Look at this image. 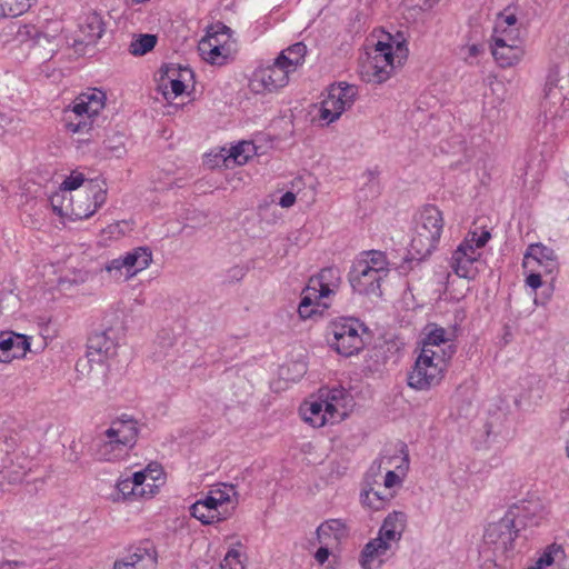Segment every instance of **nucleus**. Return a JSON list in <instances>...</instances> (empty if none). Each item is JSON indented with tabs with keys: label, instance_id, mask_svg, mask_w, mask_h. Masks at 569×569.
<instances>
[{
	"label": "nucleus",
	"instance_id": "f257e3e1",
	"mask_svg": "<svg viewBox=\"0 0 569 569\" xmlns=\"http://www.w3.org/2000/svg\"><path fill=\"white\" fill-rule=\"evenodd\" d=\"M408 57L405 41H378L372 53H367L359 62V74L365 82L380 84L387 81L396 66Z\"/></svg>",
	"mask_w": 569,
	"mask_h": 569
},
{
	"label": "nucleus",
	"instance_id": "f03ea898",
	"mask_svg": "<svg viewBox=\"0 0 569 569\" xmlns=\"http://www.w3.org/2000/svg\"><path fill=\"white\" fill-rule=\"evenodd\" d=\"M138 438L137 421L129 419L113 420L104 431V439L96 450L99 461L113 462L123 459L133 448Z\"/></svg>",
	"mask_w": 569,
	"mask_h": 569
},
{
	"label": "nucleus",
	"instance_id": "7ed1b4c3",
	"mask_svg": "<svg viewBox=\"0 0 569 569\" xmlns=\"http://www.w3.org/2000/svg\"><path fill=\"white\" fill-rule=\"evenodd\" d=\"M443 229V217L435 206H426L417 221L410 242V251L418 259L428 257L438 246Z\"/></svg>",
	"mask_w": 569,
	"mask_h": 569
},
{
	"label": "nucleus",
	"instance_id": "20e7f679",
	"mask_svg": "<svg viewBox=\"0 0 569 569\" xmlns=\"http://www.w3.org/2000/svg\"><path fill=\"white\" fill-rule=\"evenodd\" d=\"M106 93L91 89L79 94L72 106L64 110L66 128L72 133H88L92 130L93 118L103 109Z\"/></svg>",
	"mask_w": 569,
	"mask_h": 569
},
{
	"label": "nucleus",
	"instance_id": "39448f33",
	"mask_svg": "<svg viewBox=\"0 0 569 569\" xmlns=\"http://www.w3.org/2000/svg\"><path fill=\"white\" fill-rule=\"evenodd\" d=\"M517 537L518 530L515 529L513 519L506 516L487 527L483 535V552L496 563L505 561L513 556Z\"/></svg>",
	"mask_w": 569,
	"mask_h": 569
},
{
	"label": "nucleus",
	"instance_id": "423d86ee",
	"mask_svg": "<svg viewBox=\"0 0 569 569\" xmlns=\"http://www.w3.org/2000/svg\"><path fill=\"white\" fill-rule=\"evenodd\" d=\"M362 325L352 318H340L328 327L327 339L330 347L339 355L350 357L363 348L360 331Z\"/></svg>",
	"mask_w": 569,
	"mask_h": 569
},
{
	"label": "nucleus",
	"instance_id": "0eeeda50",
	"mask_svg": "<svg viewBox=\"0 0 569 569\" xmlns=\"http://www.w3.org/2000/svg\"><path fill=\"white\" fill-rule=\"evenodd\" d=\"M448 366L441 360L433 358L430 353H420L417 356L415 365L408 372V386L415 390H428L438 386L445 377Z\"/></svg>",
	"mask_w": 569,
	"mask_h": 569
},
{
	"label": "nucleus",
	"instance_id": "6e6552de",
	"mask_svg": "<svg viewBox=\"0 0 569 569\" xmlns=\"http://www.w3.org/2000/svg\"><path fill=\"white\" fill-rule=\"evenodd\" d=\"M152 261V253L147 247H138L132 251L109 261L104 270L114 280H129L138 272L147 269Z\"/></svg>",
	"mask_w": 569,
	"mask_h": 569
},
{
	"label": "nucleus",
	"instance_id": "1a4fd4ad",
	"mask_svg": "<svg viewBox=\"0 0 569 569\" xmlns=\"http://www.w3.org/2000/svg\"><path fill=\"white\" fill-rule=\"evenodd\" d=\"M357 94L358 89L356 86L348 83L331 86L328 96L321 102L320 118L328 123L335 121L346 109L351 108Z\"/></svg>",
	"mask_w": 569,
	"mask_h": 569
},
{
	"label": "nucleus",
	"instance_id": "9d476101",
	"mask_svg": "<svg viewBox=\"0 0 569 569\" xmlns=\"http://www.w3.org/2000/svg\"><path fill=\"white\" fill-rule=\"evenodd\" d=\"M193 80V72L188 67L169 64L161 69L159 89L167 101L182 94Z\"/></svg>",
	"mask_w": 569,
	"mask_h": 569
},
{
	"label": "nucleus",
	"instance_id": "9b49d317",
	"mask_svg": "<svg viewBox=\"0 0 569 569\" xmlns=\"http://www.w3.org/2000/svg\"><path fill=\"white\" fill-rule=\"evenodd\" d=\"M289 71L277 60L270 66L254 71L250 88L256 93L272 92L283 88L289 82Z\"/></svg>",
	"mask_w": 569,
	"mask_h": 569
},
{
	"label": "nucleus",
	"instance_id": "f8f14e48",
	"mask_svg": "<svg viewBox=\"0 0 569 569\" xmlns=\"http://www.w3.org/2000/svg\"><path fill=\"white\" fill-rule=\"evenodd\" d=\"M88 191L80 192L76 197L69 196V212L76 219H86L92 216L99 207H101L107 199V193L103 189L89 182Z\"/></svg>",
	"mask_w": 569,
	"mask_h": 569
},
{
	"label": "nucleus",
	"instance_id": "ddd939ff",
	"mask_svg": "<svg viewBox=\"0 0 569 569\" xmlns=\"http://www.w3.org/2000/svg\"><path fill=\"white\" fill-rule=\"evenodd\" d=\"M158 492V485L147 483L143 486V475L133 473L131 478L119 479L116 485V493L112 496L114 502L133 501L137 499H150Z\"/></svg>",
	"mask_w": 569,
	"mask_h": 569
},
{
	"label": "nucleus",
	"instance_id": "4468645a",
	"mask_svg": "<svg viewBox=\"0 0 569 569\" xmlns=\"http://www.w3.org/2000/svg\"><path fill=\"white\" fill-rule=\"evenodd\" d=\"M455 352V345L448 337L446 329L441 327H432L421 341L420 353H428L429 356L432 353L433 358L437 357L445 366L449 365Z\"/></svg>",
	"mask_w": 569,
	"mask_h": 569
},
{
	"label": "nucleus",
	"instance_id": "2eb2a0df",
	"mask_svg": "<svg viewBox=\"0 0 569 569\" xmlns=\"http://www.w3.org/2000/svg\"><path fill=\"white\" fill-rule=\"evenodd\" d=\"M480 252L477 251L469 238H466L453 251L451 268L461 278L473 279L478 274V260Z\"/></svg>",
	"mask_w": 569,
	"mask_h": 569
},
{
	"label": "nucleus",
	"instance_id": "dca6fc26",
	"mask_svg": "<svg viewBox=\"0 0 569 569\" xmlns=\"http://www.w3.org/2000/svg\"><path fill=\"white\" fill-rule=\"evenodd\" d=\"M386 277V274L368 270V267L363 263H353L349 273V281L355 291L379 297L381 296V281Z\"/></svg>",
	"mask_w": 569,
	"mask_h": 569
},
{
	"label": "nucleus",
	"instance_id": "f3484780",
	"mask_svg": "<svg viewBox=\"0 0 569 569\" xmlns=\"http://www.w3.org/2000/svg\"><path fill=\"white\" fill-rule=\"evenodd\" d=\"M157 561V550L152 543L147 541L136 547L122 559L117 560L113 569H156Z\"/></svg>",
	"mask_w": 569,
	"mask_h": 569
},
{
	"label": "nucleus",
	"instance_id": "a211bd4d",
	"mask_svg": "<svg viewBox=\"0 0 569 569\" xmlns=\"http://www.w3.org/2000/svg\"><path fill=\"white\" fill-rule=\"evenodd\" d=\"M112 330L96 332L88 339L87 363L102 365L108 358L116 356L117 342Z\"/></svg>",
	"mask_w": 569,
	"mask_h": 569
},
{
	"label": "nucleus",
	"instance_id": "6ab92c4d",
	"mask_svg": "<svg viewBox=\"0 0 569 569\" xmlns=\"http://www.w3.org/2000/svg\"><path fill=\"white\" fill-rule=\"evenodd\" d=\"M341 283V272L336 267L322 269L316 277H311L307 288L313 297L321 299L335 293Z\"/></svg>",
	"mask_w": 569,
	"mask_h": 569
},
{
	"label": "nucleus",
	"instance_id": "aec40b11",
	"mask_svg": "<svg viewBox=\"0 0 569 569\" xmlns=\"http://www.w3.org/2000/svg\"><path fill=\"white\" fill-rule=\"evenodd\" d=\"M30 348V342L23 335L10 331L0 332V362L9 363L13 359L26 356Z\"/></svg>",
	"mask_w": 569,
	"mask_h": 569
},
{
	"label": "nucleus",
	"instance_id": "412c9836",
	"mask_svg": "<svg viewBox=\"0 0 569 569\" xmlns=\"http://www.w3.org/2000/svg\"><path fill=\"white\" fill-rule=\"evenodd\" d=\"M491 53L497 64L507 69L520 63L526 54V47L523 42L491 44Z\"/></svg>",
	"mask_w": 569,
	"mask_h": 569
},
{
	"label": "nucleus",
	"instance_id": "4be33fe9",
	"mask_svg": "<svg viewBox=\"0 0 569 569\" xmlns=\"http://www.w3.org/2000/svg\"><path fill=\"white\" fill-rule=\"evenodd\" d=\"M101 16L96 11L83 13L78 19V29L80 32L78 41L81 43H92L101 38L104 28Z\"/></svg>",
	"mask_w": 569,
	"mask_h": 569
},
{
	"label": "nucleus",
	"instance_id": "5701e85b",
	"mask_svg": "<svg viewBox=\"0 0 569 569\" xmlns=\"http://www.w3.org/2000/svg\"><path fill=\"white\" fill-rule=\"evenodd\" d=\"M388 543L380 539H371L365 545L360 552L359 563L362 569H375L380 567L387 556Z\"/></svg>",
	"mask_w": 569,
	"mask_h": 569
},
{
	"label": "nucleus",
	"instance_id": "b1692460",
	"mask_svg": "<svg viewBox=\"0 0 569 569\" xmlns=\"http://www.w3.org/2000/svg\"><path fill=\"white\" fill-rule=\"evenodd\" d=\"M347 525L340 519H330L322 522L317 529L318 540L321 545L338 546L348 537Z\"/></svg>",
	"mask_w": 569,
	"mask_h": 569
},
{
	"label": "nucleus",
	"instance_id": "393cba45",
	"mask_svg": "<svg viewBox=\"0 0 569 569\" xmlns=\"http://www.w3.org/2000/svg\"><path fill=\"white\" fill-rule=\"evenodd\" d=\"M320 398L322 399L326 412L329 413L330 418H335L336 421L342 420L347 415V401L348 395L343 389H331L321 391Z\"/></svg>",
	"mask_w": 569,
	"mask_h": 569
},
{
	"label": "nucleus",
	"instance_id": "a878e982",
	"mask_svg": "<svg viewBox=\"0 0 569 569\" xmlns=\"http://www.w3.org/2000/svg\"><path fill=\"white\" fill-rule=\"evenodd\" d=\"M301 415L305 421L309 422L313 427H322L327 422L333 423L335 418H330L329 413L326 412V407L321 398L313 401L306 402L301 409Z\"/></svg>",
	"mask_w": 569,
	"mask_h": 569
},
{
	"label": "nucleus",
	"instance_id": "bb28decb",
	"mask_svg": "<svg viewBox=\"0 0 569 569\" xmlns=\"http://www.w3.org/2000/svg\"><path fill=\"white\" fill-rule=\"evenodd\" d=\"M306 53V46L302 42H297L282 50L276 60L279 64H283V68L287 69L289 73H292L303 63Z\"/></svg>",
	"mask_w": 569,
	"mask_h": 569
},
{
	"label": "nucleus",
	"instance_id": "cd10ccee",
	"mask_svg": "<svg viewBox=\"0 0 569 569\" xmlns=\"http://www.w3.org/2000/svg\"><path fill=\"white\" fill-rule=\"evenodd\" d=\"M198 49L207 62L217 66L224 64L232 53L230 46H213L212 42H199Z\"/></svg>",
	"mask_w": 569,
	"mask_h": 569
},
{
	"label": "nucleus",
	"instance_id": "c85d7f7f",
	"mask_svg": "<svg viewBox=\"0 0 569 569\" xmlns=\"http://www.w3.org/2000/svg\"><path fill=\"white\" fill-rule=\"evenodd\" d=\"M355 263H363L368 267V270H373L386 276L389 273V262L382 251L371 250L362 252Z\"/></svg>",
	"mask_w": 569,
	"mask_h": 569
},
{
	"label": "nucleus",
	"instance_id": "c756f323",
	"mask_svg": "<svg viewBox=\"0 0 569 569\" xmlns=\"http://www.w3.org/2000/svg\"><path fill=\"white\" fill-rule=\"evenodd\" d=\"M256 154V147L250 141H242L237 146L230 148L228 156L224 158L226 166L229 167L230 162L242 166L248 162L250 158Z\"/></svg>",
	"mask_w": 569,
	"mask_h": 569
},
{
	"label": "nucleus",
	"instance_id": "7c9ffc66",
	"mask_svg": "<svg viewBox=\"0 0 569 569\" xmlns=\"http://www.w3.org/2000/svg\"><path fill=\"white\" fill-rule=\"evenodd\" d=\"M232 30L223 24L222 22H216L211 24L204 38L200 40V42H212V44H223L232 47Z\"/></svg>",
	"mask_w": 569,
	"mask_h": 569
},
{
	"label": "nucleus",
	"instance_id": "2f4dec72",
	"mask_svg": "<svg viewBox=\"0 0 569 569\" xmlns=\"http://www.w3.org/2000/svg\"><path fill=\"white\" fill-rule=\"evenodd\" d=\"M565 557V551L561 546L552 543L546 548L543 553L538 558L536 565L529 567L528 569H545L546 567L551 566L556 561L562 559Z\"/></svg>",
	"mask_w": 569,
	"mask_h": 569
},
{
	"label": "nucleus",
	"instance_id": "473e14b6",
	"mask_svg": "<svg viewBox=\"0 0 569 569\" xmlns=\"http://www.w3.org/2000/svg\"><path fill=\"white\" fill-rule=\"evenodd\" d=\"M33 0H0V18L18 17L24 13Z\"/></svg>",
	"mask_w": 569,
	"mask_h": 569
},
{
	"label": "nucleus",
	"instance_id": "72a5a7b5",
	"mask_svg": "<svg viewBox=\"0 0 569 569\" xmlns=\"http://www.w3.org/2000/svg\"><path fill=\"white\" fill-rule=\"evenodd\" d=\"M499 40H502V43L523 42L520 37L519 28H500L495 26L491 44H500L501 42Z\"/></svg>",
	"mask_w": 569,
	"mask_h": 569
},
{
	"label": "nucleus",
	"instance_id": "f704fd0d",
	"mask_svg": "<svg viewBox=\"0 0 569 569\" xmlns=\"http://www.w3.org/2000/svg\"><path fill=\"white\" fill-rule=\"evenodd\" d=\"M157 43V36L154 34H140L137 39L132 40L129 51L133 56H143L151 51Z\"/></svg>",
	"mask_w": 569,
	"mask_h": 569
},
{
	"label": "nucleus",
	"instance_id": "c9c22d12",
	"mask_svg": "<svg viewBox=\"0 0 569 569\" xmlns=\"http://www.w3.org/2000/svg\"><path fill=\"white\" fill-rule=\"evenodd\" d=\"M191 516L201 521L203 525H210L213 522H219L226 519L221 513H213V511L209 510L200 503L199 501L194 502L191 508Z\"/></svg>",
	"mask_w": 569,
	"mask_h": 569
},
{
	"label": "nucleus",
	"instance_id": "e433bc0d",
	"mask_svg": "<svg viewBox=\"0 0 569 569\" xmlns=\"http://www.w3.org/2000/svg\"><path fill=\"white\" fill-rule=\"evenodd\" d=\"M137 473L143 475V486L147 483H156L158 488L164 483V472L158 462L149 463L143 470L138 471Z\"/></svg>",
	"mask_w": 569,
	"mask_h": 569
},
{
	"label": "nucleus",
	"instance_id": "4c0bfd02",
	"mask_svg": "<svg viewBox=\"0 0 569 569\" xmlns=\"http://www.w3.org/2000/svg\"><path fill=\"white\" fill-rule=\"evenodd\" d=\"M407 517L403 512L395 511L390 513L383 521L382 526L402 536L406 529Z\"/></svg>",
	"mask_w": 569,
	"mask_h": 569
},
{
	"label": "nucleus",
	"instance_id": "58836bf2",
	"mask_svg": "<svg viewBox=\"0 0 569 569\" xmlns=\"http://www.w3.org/2000/svg\"><path fill=\"white\" fill-rule=\"evenodd\" d=\"M68 198L69 196L62 191L56 192L50 198V206L52 211L61 218L70 216Z\"/></svg>",
	"mask_w": 569,
	"mask_h": 569
},
{
	"label": "nucleus",
	"instance_id": "ea45409f",
	"mask_svg": "<svg viewBox=\"0 0 569 569\" xmlns=\"http://www.w3.org/2000/svg\"><path fill=\"white\" fill-rule=\"evenodd\" d=\"M320 299H321L320 297H313L312 295H310V290L308 288H306L305 295H303L301 302L298 307L299 316L302 319L310 318L312 316V313L315 312V310L312 309V306L319 305L318 301Z\"/></svg>",
	"mask_w": 569,
	"mask_h": 569
},
{
	"label": "nucleus",
	"instance_id": "a19ab883",
	"mask_svg": "<svg viewBox=\"0 0 569 569\" xmlns=\"http://www.w3.org/2000/svg\"><path fill=\"white\" fill-rule=\"evenodd\" d=\"M388 501L387 497H382L373 489L366 490L362 495V503L372 510H381Z\"/></svg>",
	"mask_w": 569,
	"mask_h": 569
},
{
	"label": "nucleus",
	"instance_id": "79ce46f5",
	"mask_svg": "<svg viewBox=\"0 0 569 569\" xmlns=\"http://www.w3.org/2000/svg\"><path fill=\"white\" fill-rule=\"evenodd\" d=\"M221 569H244L240 551L231 549L220 563Z\"/></svg>",
	"mask_w": 569,
	"mask_h": 569
},
{
	"label": "nucleus",
	"instance_id": "37998d69",
	"mask_svg": "<svg viewBox=\"0 0 569 569\" xmlns=\"http://www.w3.org/2000/svg\"><path fill=\"white\" fill-rule=\"evenodd\" d=\"M231 493H236L234 488L233 486L228 485H221V487L210 491V495L214 498V501L219 505V507L230 502Z\"/></svg>",
	"mask_w": 569,
	"mask_h": 569
},
{
	"label": "nucleus",
	"instance_id": "c03bdc74",
	"mask_svg": "<svg viewBox=\"0 0 569 569\" xmlns=\"http://www.w3.org/2000/svg\"><path fill=\"white\" fill-rule=\"evenodd\" d=\"M84 182V176L81 172L73 171L61 184L62 192L67 193L81 187Z\"/></svg>",
	"mask_w": 569,
	"mask_h": 569
},
{
	"label": "nucleus",
	"instance_id": "a18cd8bd",
	"mask_svg": "<svg viewBox=\"0 0 569 569\" xmlns=\"http://www.w3.org/2000/svg\"><path fill=\"white\" fill-rule=\"evenodd\" d=\"M84 451V446L80 440H72L69 445L67 452V461L71 463H79Z\"/></svg>",
	"mask_w": 569,
	"mask_h": 569
},
{
	"label": "nucleus",
	"instance_id": "49530a36",
	"mask_svg": "<svg viewBox=\"0 0 569 569\" xmlns=\"http://www.w3.org/2000/svg\"><path fill=\"white\" fill-rule=\"evenodd\" d=\"M517 16L509 9H506L505 11L498 13L495 26L500 28H517Z\"/></svg>",
	"mask_w": 569,
	"mask_h": 569
},
{
	"label": "nucleus",
	"instance_id": "de8ad7c7",
	"mask_svg": "<svg viewBox=\"0 0 569 569\" xmlns=\"http://www.w3.org/2000/svg\"><path fill=\"white\" fill-rule=\"evenodd\" d=\"M559 79H560L559 69L557 67L551 68L548 72L546 83H545V89H543L546 98L549 97L551 94L552 90L558 87Z\"/></svg>",
	"mask_w": 569,
	"mask_h": 569
},
{
	"label": "nucleus",
	"instance_id": "09e8293b",
	"mask_svg": "<svg viewBox=\"0 0 569 569\" xmlns=\"http://www.w3.org/2000/svg\"><path fill=\"white\" fill-rule=\"evenodd\" d=\"M401 536L397 535L395 531L387 529L381 526L379 530V535L376 539H380L388 543V549L391 550L395 545L400 540Z\"/></svg>",
	"mask_w": 569,
	"mask_h": 569
},
{
	"label": "nucleus",
	"instance_id": "8fccbe9b",
	"mask_svg": "<svg viewBox=\"0 0 569 569\" xmlns=\"http://www.w3.org/2000/svg\"><path fill=\"white\" fill-rule=\"evenodd\" d=\"M7 556L6 547H0V569H18L22 566V562L16 560L4 559Z\"/></svg>",
	"mask_w": 569,
	"mask_h": 569
},
{
	"label": "nucleus",
	"instance_id": "3c124183",
	"mask_svg": "<svg viewBox=\"0 0 569 569\" xmlns=\"http://www.w3.org/2000/svg\"><path fill=\"white\" fill-rule=\"evenodd\" d=\"M489 239L490 232L488 231H483L479 237H477V234L473 232L471 234V238H469V240H471V243L475 246L477 251H479V249L482 248L488 242Z\"/></svg>",
	"mask_w": 569,
	"mask_h": 569
},
{
	"label": "nucleus",
	"instance_id": "603ef678",
	"mask_svg": "<svg viewBox=\"0 0 569 569\" xmlns=\"http://www.w3.org/2000/svg\"><path fill=\"white\" fill-rule=\"evenodd\" d=\"M104 149L116 157H121L124 153V144L120 140L117 143H111V141H104Z\"/></svg>",
	"mask_w": 569,
	"mask_h": 569
},
{
	"label": "nucleus",
	"instance_id": "864d4df0",
	"mask_svg": "<svg viewBox=\"0 0 569 569\" xmlns=\"http://www.w3.org/2000/svg\"><path fill=\"white\" fill-rule=\"evenodd\" d=\"M547 250L545 247L536 244L531 247V252L526 254L525 257V264H528L530 262V259L539 261L538 256H543V251Z\"/></svg>",
	"mask_w": 569,
	"mask_h": 569
},
{
	"label": "nucleus",
	"instance_id": "5fc2aeb1",
	"mask_svg": "<svg viewBox=\"0 0 569 569\" xmlns=\"http://www.w3.org/2000/svg\"><path fill=\"white\" fill-rule=\"evenodd\" d=\"M330 547H331V546L322 545V546L317 550V552H316V555H315V558H316V560H317L319 563H321V565H322V563H325V562L328 560L329 555H330V552H329V548H330Z\"/></svg>",
	"mask_w": 569,
	"mask_h": 569
},
{
	"label": "nucleus",
	"instance_id": "6e6d98bb",
	"mask_svg": "<svg viewBox=\"0 0 569 569\" xmlns=\"http://www.w3.org/2000/svg\"><path fill=\"white\" fill-rule=\"evenodd\" d=\"M198 501L206 506V508H208L209 510L213 511V513H221L219 511V505L214 501V498L211 495L206 497L203 500Z\"/></svg>",
	"mask_w": 569,
	"mask_h": 569
},
{
	"label": "nucleus",
	"instance_id": "4d7b16f0",
	"mask_svg": "<svg viewBox=\"0 0 569 569\" xmlns=\"http://www.w3.org/2000/svg\"><path fill=\"white\" fill-rule=\"evenodd\" d=\"M296 202V194L288 191L281 198L279 204L282 208H290Z\"/></svg>",
	"mask_w": 569,
	"mask_h": 569
},
{
	"label": "nucleus",
	"instance_id": "13d9d810",
	"mask_svg": "<svg viewBox=\"0 0 569 569\" xmlns=\"http://www.w3.org/2000/svg\"><path fill=\"white\" fill-rule=\"evenodd\" d=\"M411 7H417L420 10H428L432 7L433 0H407Z\"/></svg>",
	"mask_w": 569,
	"mask_h": 569
},
{
	"label": "nucleus",
	"instance_id": "bf43d9fd",
	"mask_svg": "<svg viewBox=\"0 0 569 569\" xmlns=\"http://www.w3.org/2000/svg\"><path fill=\"white\" fill-rule=\"evenodd\" d=\"M526 283L532 289H537L542 284L541 276L535 272L530 273L526 279Z\"/></svg>",
	"mask_w": 569,
	"mask_h": 569
},
{
	"label": "nucleus",
	"instance_id": "052dcab7",
	"mask_svg": "<svg viewBox=\"0 0 569 569\" xmlns=\"http://www.w3.org/2000/svg\"><path fill=\"white\" fill-rule=\"evenodd\" d=\"M399 481V477L395 471L389 470L385 477V487L390 489Z\"/></svg>",
	"mask_w": 569,
	"mask_h": 569
},
{
	"label": "nucleus",
	"instance_id": "680f3d73",
	"mask_svg": "<svg viewBox=\"0 0 569 569\" xmlns=\"http://www.w3.org/2000/svg\"><path fill=\"white\" fill-rule=\"evenodd\" d=\"M467 50L469 57H477L481 52V48L478 44L468 46Z\"/></svg>",
	"mask_w": 569,
	"mask_h": 569
},
{
	"label": "nucleus",
	"instance_id": "e2e57ef3",
	"mask_svg": "<svg viewBox=\"0 0 569 569\" xmlns=\"http://www.w3.org/2000/svg\"><path fill=\"white\" fill-rule=\"evenodd\" d=\"M567 453L569 456V440H568V443H567Z\"/></svg>",
	"mask_w": 569,
	"mask_h": 569
}]
</instances>
